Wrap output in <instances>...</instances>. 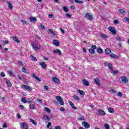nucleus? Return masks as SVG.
Here are the masks:
<instances>
[{"instance_id":"26","label":"nucleus","mask_w":129,"mask_h":129,"mask_svg":"<svg viewBox=\"0 0 129 129\" xmlns=\"http://www.w3.org/2000/svg\"><path fill=\"white\" fill-rule=\"evenodd\" d=\"M98 112L101 114V115H105V112L103 110L99 109Z\"/></svg>"},{"instance_id":"63","label":"nucleus","mask_w":129,"mask_h":129,"mask_svg":"<svg viewBox=\"0 0 129 129\" xmlns=\"http://www.w3.org/2000/svg\"><path fill=\"white\" fill-rule=\"evenodd\" d=\"M54 129H61V127L59 126H56L54 127Z\"/></svg>"},{"instance_id":"45","label":"nucleus","mask_w":129,"mask_h":129,"mask_svg":"<svg viewBox=\"0 0 129 129\" xmlns=\"http://www.w3.org/2000/svg\"><path fill=\"white\" fill-rule=\"evenodd\" d=\"M75 3L79 4L80 5L81 4H83V2L82 1H78V0H75Z\"/></svg>"},{"instance_id":"30","label":"nucleus","mask_w":129,"mask_h":129,"mask_svg":"<svg viewBox=\"0 0 129 129\" xmlns=\"http://www.w3.org/2000/svg\"><path fill=\"white\" fill-rule=\"evenodd\" d=\"M78 91L79 93H80V94H81V95H82V96H84V95H85V92L83 90H79Z\"/></svg>"},{"instance_id":"17","label":"nucleus","mask_w":129,"mask_h":129,"mask_svg":"<svg viewBox=\"0 0 129 129\" xmlns=\"http://www.w3.org/2000/svg\"><path fill=\"white\" fill-rule=\"evenodd\" d=\"M17 63H18V65H19V66H20L21 67H25V62H24L21 60H18Z\"/></svg>"},{"instance_id":"36","label":"nucleus","mask_w":129,"mask_h":129,"mask_svg":"<svg viewBox=\"0 0 129 129\" xmlns=\"http://www.w3.org/2000/svg\"><path fill=\"white\" fill-rule=\"evenodd\" d=\"M110 57H111L112 58H118V56L117 55H116L114 53H111L110 55Z\"/></svg>"},{"instance_id":"12","label":"nucleus","mask_w":129,"mask_h":129,"mask_svg":"<svg viewBox=\"0 0 129 129\" xmlns=\"http://www.w3.org/2000/svg\"><path fill=\"white\" fill-rule=\"evenodd\" d=\"M105 66H107L110 70H112V64L111 63H108L107 62H105Z\"/></svg>"},{"instance_id":"46","label":"nucleus","mask_w":129,"mask_h":129,"mask_svg":"<svg viewBox=\"0 0 129 129\" xmlns=\"http://www.w3.org/2000/svg\"><path fill=\"white\" fill-rule=\"evenodd\" d=\"M48 17L49 18H50V19H54V15H53L52 14H49L48 15Z\"/></svg>"},{"instance_id":"19","label":"nucleus","mask_w":129,"mask_h":129,"mask_svg":"<svg viewBox=\"0 0 129 129\" xmlns=\"http://www.w3.org/2000/svg\"><path fill=\"white\" fill-rule=\"evenodd\" d=\"M53 44L54 46H60V42L56 39L53 40Z\"/></svg>"},{"instance_id":"61","label":"nucleus","mask_w":129,"mask_h":129,"mask_svg":"<svg viewBox=\"0 0 129 129\" xmlns=\"http://www.w3.org/2000/svg\"><path fill=\"white\" fill-rule=\"evenodd\" d=\"M116 39L117 40V41H120V40H121V38L118 36H117L116 37Z\"/></svg>"},{"instance_id":"48","label":"nucleus","mask_w":129,"mask_h":129,"mask_svg":"<svg viewBox=\"0 0 129 129\" xmlns=\"http://www.w3.org/2000/svg\"><path fill=\"white\" fill-rule=\"evenodd\" d=\"M8 73H9L10 76H11V77H13V76H14V74L13 73V72L12 71H9L8 72Z\"/></svg>"},{"instance_id":"2","label":"nucleus","mask_w":129,"mask_h":129,"mask_svg":"<svg viewBox=\"0 0 129 129\" xmlns=\"http://www.w3.org/2000/svg\"><path fill=\"white\" fill-rule=\"evenodd\" d=\"M119 80H121L123 83L126 84L128 82V80L127 78L125 76H122L119 78Z\"/></svg>"},{"instance_id":"6","label":"nucleus","mask_w":129,"mask_h":129,"mask_svg":"<svg viewBox=\"0 0 129 129\" xmlns=\"http://www.w3.org/2000/svg\"><path fill=\"white\" fill-rule=\"evenodd\" d=\"M85 17L89 21H92L93 19V17L92 15L89 14V13H87L85 15Z\"/></svg>"},{"instance_id":"5","label":"nucleus","mask_w":129,"mask_h":129,"mask_svg":"<svg viewBox=\"0 0 129 129\" xmlns=\"http://www.w3.org/2000/svg\"><path fill=\"white\" fill-rule=\"evenodd\" d=\"M31 46L34 50H40V49H41V48L38 46L37 45H36V43H35V42H31Z\"/></svg>"},{"instance_id":"13","label":"nucleus","mask_w":129,"mask_h":129,"mask_svg":"<svg viewBox=\"0 0 129 129\" xmlns=\"http://www.w3.org/2000/svg\"><path fill=\"white\" fill-rule=\"evenodd\" d=\"M83 84L85 86H89V82L86 79H83L82 80Z\"/></svg>"},{"instance_id":"52","label":"nucleus","mask_w":129,"mask_h":129,"mask_svg":"<svg viewBox=\"0 0 129 129\" xmlns=\"http://www.w3.org/2000/svg\"><path fill=\"white\" fill-rule=\"evenodd\" d=\"M21 22H22L24 25H27L28 24V22H27L25 20H22Z\"/></svg>"},{"instance_id":"16","label":"nucleus","mask_w":129,"mask_h":129,"mask_svg":"<svg viewBox=\"0 0 129 129\" xmlns=\"http://www.w3.org/2000/svg\"><path fill=\"white\" fill-rule=\"evenodd\" d=\"M52 80L53 82H55V83H59V82H60V81H59V79H58L56 77H53L52 78Z\"/></svg>"},{"instance_id":"18","label":"nucleus","mask_w":129,"mask_h":129,"mask_svg":"<svg viewBox=\"0 0 129 129\" xmlns=\"http://www.w3.org/2000/svg\"><path fill=\"white\" fill-rule=\"evenodd\" d=\"M43 119L45 121H50V117H49L47 115H43Z\"/></svg>"},{"instance_id":"58","label":"nucleus","mask_w":129,"mask_h":129,"mask_svg":"<svg viewBox=\"0 0 129 129\" xmlns=\"http://www.w3.org/2000/svg\"><path fill=\"white\" fill-rule=\"evenodd\" d=\"M51 124H52V123L50 122H48V124L47 125V128H49V127H50V126H51Z\"/></svg>"},{"instance_id":"40","label":"nucleus","mask_w":129,"mask_h":129,"mask_svg":"<svg viewBox=\"0 0 129 129\" xmlns=\"http://www.w3.org/2000/svg\"><path fill=\"white\" fill-rule=\"evenodd\" d=\"M100 36L103 39H106V38H107V36H106V35L103 34L102 33L100 34Z\"/></svg>"},{"instance_id":"34","label":"nucleus","mask_w":129,"mask_h":129,"mask_svg":"<svg viewBox=\"0 0 129 129\" xmlns=\"http://www.w3.org/2000/svg\"><path fill=\"white\" fill-rule=\"evenodd\" d=\"M30 20L31 22H37V18L31 17L30 18Z\"/></svg>"},{"instance_id":"54","label":"nucleus","mask_w":129,"mask_h":129,"mask_svg":"<svg viewBox=\"0 0 129 129\" xmlns=\"http://www.w3.org/2000/svg\"><path fill=\"white\" fill-rule=\"evenodd\" d=\"M3 127L4 128H6V127H8V125H7V123L5 122L3 125Z\"/></svg>"},{"instance_id":"8","label":"nucleus","mask_w":129,"mask_h":129,"mask_svg":"<svg viewBox=\"0 0 129 129\" xmlns=\"http://www.w3.org/2000/svg\"><path fill=\"white\" fill-rule=\"evenodd\" d=\"M22 72H23V73H26V74H30V71L28 70L27 68L23 67L21 69Z\"/></svg>"},{"instance_id":"21","label":"nucleus","mask_w":129,"mask_h":129,"mask_svg":"<svg viewBox=\"0 0 129 129\" xmlns=\"http://www.w3.org/2000/svg\"><path fill=\"white\" fill-rule=\"evenodd\" d=\"M69 103L70 105H71V106H72V107H73V108H74V109H77V108L76 107H75V105H74V103H73L72 102V101H70L69 102Z\"/></svg>"},{"instance_id":"62","label":"nucleus","mask_w":129,"mask_h":129,"mask_svg":"<svg viewBox=\"0 0 129 129\" xmlns=\"http://www.w3.org/2000/svg\"><path fill=\"white\" fill-rule=\"evenodd\" d=\"M60 110L61 111H65V108H64V107H60Z\"/></svg>"},{"instance_id":"29","label":"nucleus","mask_w":129,"mask_h":129,"mask_svg":"<svg viewBox=\"0 0 129 129\" xmlns=\"http://www.w3.org/2000/svg\"><path fill=\"white\" fill-rule=\"evenodd\" d=\"M73 98L75 99V100H77V101H78L79 100H80V98L78 97V96L74 95L73 96Z\"/></svg>"},{"instance_id":"33","label":"nucleus","mask_w":129,"mask_h":129,"mask_svg":"<svg viewBox=\"0 0 129 129\" xmlns=\"http://www.w3.org/2000/svg\"><path fill=\"white\" fill-rule=\"evenodd\" d=\"M8 5L9 9H10V10L13 9V5H12V3L8 2Z\"/></svg>"},{"instance_id":"50","label":"nucleus","mask_w":129,"mask_h":129,"mask_svg":"<svg viewBox=\"0 0 129 129\" xmlns=\"http://www.w3.org/2000/svg\"><path fill=\"white\" fill-rule=\"evenodd\" d=\"M66 17H67V18H69V19H70V18H71L72 16L69 13H67L66 14Z\"/></svg>"},{"instance_id":"43","label":"nucleus","mask_w":129,"mask_h":129,"mask_svg":"<svg viewBox=\"0 0 129 129\" xmlns=\"http://www.w3.org/2000/svg\"><path fill=\"white\" fill-rule=\"evenodd\" d=\"M21 101L22 102H23V103H26L27 102V99H26V98H23L21 99Z\"/></svg>"},{"instance_id":"4","label":"nucleus","mask_w":129,"mask_h":129,"mask_svg":"<svg viewBox=\"0 0 129 129\" xmlns=\"http://www.w3.org/2000/svg\"><path fill=\"white\" fill-rule=\"evenodd\" d=\"M21 88L25 89V90H27V91H32V88L28 85H22Z\"/></svg>"},{"instance_id":"11","label":"nucleus","mask_w":129,"mask_h":129,"mask_svg":"<svg viewBox=\"0 0 129 129\" xmlns=\"http://www.w3.org/2000/svg\"><path fill=\"white\" fill-rule=\"evenodd\" d=\"M32 77H33V78H34V79H36V80H37V81H38V82H41V79H40V78L36 76V75L35 74H32L31 75Z\"/></svg>"},{"instance_id":"25","label":"nucleus","mask_w":129,"mask_h":129,"mask_svg":"<svg viewBox=\"0 0 129 129\" xmlns=\"http://www.w3.org/2000/svg\"><path fill=\"white\" fill-rule=\"evenodd\" d=\"M97 52L100 54H102V53H103V50L101 47H98L97 48Z\"/></svg>"},{"instance_id":"28","label":"nucleus","mask_w":129,"mask_h":129,"mask_svg":"<svg viewBox=\"0 0 129 129\" xmlns=\"http://www.w3.org/2000/svg\"><path fill=\"white\" fill-rule=\"evenodd\" d=\"M6 83L8 87H12V83H11V82H10L9 80H6Z\"/></svg>"},{"instance_id":"14","label":"nucleus","mask_w":129,"mask_h":129,"mask_svg":"<svg viewBox=\"0 0 129 129\" xmlns=\"http://www.w3.org/2000/svg\"><path fill=\"white\" fill-rule=\"evenodd\" d=\"M12 38L13 39V41H14L16 43H21V41L20 40V39H19V38H18V37L16 36H13Z\"/></svg>"},{"instance_id":"3","label":"nucleus","mask_w":129,"mask_h":129,"mask_svg":"<svg viewBox=\"0 0 129 129\" xmlns=\"http://www.w3.org/2000/svg\"><path fill=\"white\" fill-rule=\"evenodd\" d=\"M108 30H109V31L111 32L113 35H115V34H116V30H115V29H114L113 27H109L108 28Z\"/></svg>"},{"instance_id":"55","label":"nucleus","mask_w":129,"mask_h":129,"mask_svg":"<svg viewBox=\"0 0 129 129\" xmlns=\"http://www.w3.org/2000/svg\"><path fill=\"white\" fill-rule=\"evenodd\" d=\"M117 96H120V97H121V96H122V94L121 93V92H118L117 93Z\"/></svg>"},{"instance_id":"32","label":"nucleus","mask_w":129,"mask_h":129,"mask_svg":"<svg viewBox=\"0 0 129 129\" xmlns=\"http://www.w3.org/2000/svg\"><path fill=\"white\" fill-rule=\"evenodd\" d=\"M108 111L110 113H113V112H114V109H113V108H109L108 109Z\"/></svg>"},{"instance_id":"44","label":"nucleus","mask_w":129,"mask_h":129,"mask_svg":"<svg viewBox=\"0 0 129 129\" xmlns=\"http://www.w3.org/2000/svg\"><path fill=\"white\" fill-rule=\"evenodd\" d=\"M118 23H119V21H118V20H114L113 21V23L114 24V25H117V24H118Z\"/></svg>"},{"instance_id":"1","label":"nucleus","mask_w":129,"mask_h":129,"mask_svg":"<svg viewBox=\"0 0 129 129\" xmlns=\"http://www.w3.org/2000/svg\"><path fill=\"white\" fill-rule=\"evenodd\" d=\"M56 99L58 102H59L60 105H64V102L63 101V98L60 96H57L56 97Z\"/></svg>"},{"instance_id":"10","label":"nucleus","mask_w":129,"mask_h":129,"mask_svg":"<svg viewBox=\"0 0 129 129\" xmlns=\"http://www.w3.org/2000/svg\"><path fill=\"white\" fill-rule=\"evenodd\" d=\"M21 126L22 128L28 129L29 128V125L26 122H22L21 123Z\"/></svg>"},{"instance_id":"60","label":"nucleus","mask_w":129,"mask_h":129,"mask_svg":"<svg viewBox=\"0 0 129 129\" xmlns=\"http://www.w3.org/2000/svg\"><path fill=\"white\" fill-rule=\"evenodd\" d=\"M60 30L62 34H65V31L64 30V29L62 28H60Z\"/></svg>"},{"instance_id":"35","label":"nucleus","mask_w":129,"mask_h":129,"mask_svg":"<svg viewBox=\"0 0 129 129\" xmlns=\"http://www.w3.org/2000/svg\"><path fill=\"white\" fill-rule=\"evenodd\" d=\"M106 54H110L111 53V50L108 48H106L105 50Z\"/></svg>"},{"instance_id":"41","label":"nucleus","mask_w":129,"mask_h":129,"mask_svg":"<svg viewBox=\"0 0 129 129\" xmlns=\"http://www.w3.org/2000/svg\"><path fill=\"white\" fill-rule=\"evenodd\" d=\"M31 58H32V59H33V60H34L35 61H38V59H37V58H36V57H35L34 55H31L30 56Z\"/></svg>"},{"instance_id":"47","label":"nucleus","mask_w":129,"mask_h":129,"mask_svg":"<svg viewBox=\"0 0 129 129\" xmlns=\"http://www.w3.org/2000/svg\"><path fill=\"white\" fill-rule=\"evenodd\" d=\"M91 48H92V49L95 50V49H97V46H96V45H93L91 46Z\"/></svg>"},{"instance_id":"64","label":"nucleus","mask_w":129,"mask_h":129,"mask_svg":"<svg viewBox=\"0 0 129 129\" xmlns=\"http://www.w3.org/2000/svg\"><path fill=\"white\" fill-rule=\"evenodd\" d=\"M17 116L18 118H21V115H20V114H19V113L17 114Z\"/></svg>"},{"instance_id":"49","label":"nucleus","mask_w":129,"mask_h":129,"mask_svg":"<svg viewBox=\"0 0 129 129\" xmlns=\"http://www.w3.org/2000/svg\"><path fill=\"white\" fill-rule=\"evenodd\" d=\"M104 127L105 129H109V125H108V124H105Z\"/></svg>"},{"instance_id":"15","label":"nucleus","mask_w":129,"mask_h":129,"mask_svg":"<svg viewBox=\"0 0 129 129\" xmlns=\"http://www.w3.org/2000/svg\"><path fill=\"white\" fill-rule=\"evenodd\" d=\"M39 65H40V66H41L42 68L43 69H46V68H47V65L46 64V63L44 62H41L39 63Z\"/></svg>"},{"instance_id":"22","label":"nucleus","mask_w":129,"mask_h":129,"mask_svg":"<svg viewBox=\"0 0 129 129\" xmlns=\"http://www.w3.org/2000/svg\"><path fill=\"white\" fill-rule=\"evenodd\" d=\"M53 53H54V54H56V53H58L59 56H61V55H62V52H61V51H60V50L58 49H57L56 50H54Z\"/></svg>"},{"instance_id":"38","label":"nucleus","mask_w":129,"mask_h":129,"mask_svg":"<svg viewBox=\"0 0 129 129\" xmlns=\"http://www.w3.org/2000/svg\"><path fill=\"white\" fill-rule=\"evenodd\" d=\"M31 122H32L33 123V124H34V125H36L37 124V122L35 121V120H33V119L31 118L30 119Z\"/></svg>"},{"instance_id":"57","label":"nucleus","mask_w":129,"mask_h":129,"mask_svg":"<svg viewBox=\"0 0 129 129\" xmlns=\"http://www.w3.org/2000/svg\"><path fill=\"white\" fill-rule=\"evenodd\" d=\"M35 39H37V40H41V37H39L38 35L34 36Z\"/></svg>"},{"instance_id":"59","label":"nucleus","mask_w":129,"mask_h":129,"mask_svg":"<svg viewBox=\"0 0 129 129\" xmlns=\"http://www.w3.org/2000/svg\"><path fill=\"white\" fill-rule=\"evenodd\" d=\"M124 20L126 22L129 23V18L127 17H125Z\"/></svg>"},{"instance_id":"42","label":"nucleus","mask_w":129,"mask_h":129,"mask_svg":"<svg viewBox=\"0 0 129 129\" xmlns=\"http://www.w3.org/2000/svg\"><path fill=\"white\" fill-rule=\"evenodd\" d=\"M63 9L64 12H66V13H68V12H69V10H68V8L67 7H63Z\"/></svg>"},{"instance_id":"7","label":"nucleus","mask_w":129,"mask_h":129,"mask_svg":"<svg viewBox=\"0 0 129 129\" xmlns=\"http://www.w3.org/2000/svg\"><path fill=\"white\" fill-rule=\"evenodd\" d=\"M83 126L85 127V128H89L90 127V124L86 121H83L82 123Z\"/></svg>"},{"instance_id":"39","label":"nucleus","mask_w":129,"mask_h":129,"mask_svg":"<svg viewBox=\"0 0 129 129\" xmlns=\"http://www.w3.org/2000/svg\"><path fill=\"white\" fill-rule=\"evenodd\" d=\"M78 120H79V121H80V120H85L84 116H80L79 117V118H78Z\"/></svg>"},{"instance_id":"24","label":"nucleus","mask_w":129,"mask_h":129,"mask_svg":"<svg viewBox=\"0 0 129 129\" xmlns=\"http://www.w3.org/2000/svg\"><path fill=\"white\" fill-rule=\"evenodd\" d=\"M118 12L120 13V14H121V15H123V16L125 15V11L122 9H119Z\"/></svg>"},{"instance_id":"56","label":"nucleus","mask_w":129,"mask_h":129,"mask_svg":"<svg viewBox=\"0 0 129 129\" xmlns=\"http://www.w3.org/2000/svg\"><path fill=\"white\" fill-rule=\"evenodd\" d=\"M40 26L42 30H45V26L43 24H41Z\"/></svg>"},{"instance_id":"20","label":"nucleus","mask_w":129,"mask_h":129,"mask_svg":"<svg viewBox=\"0 0 129 129\" xmlns=\"http://www.w3.org/2000/svg\"><path fill=\"white\" fill-rule=\"evenodd\" d=\"M89 52H90V54L92 55H94L95 54V50L92 48H89L88 49Z\"/></svg>"},{"instance_id":"31","label":"nucleus","mask_w":129,"mask_h":129,"mask_svg":"<svg viewBox=\"0 0 129 129\" xmlns=\"http://www.w3.org/2000/svg\"><path fill=\"white\" fill-rule=\"evenodd\" d=\"M111 74H113V75H117L118 73H119V71H113L111 72Z\"/></svg>"},{"instance_id":"9","label":"nucleus","mask_w":129,"mask_h":129,"mask_svg":"<svg viewBox=\"0 0 129 129\" xmlns=\"http://www.w3.org/2000/svg\"><path fill=\"white\" fill-rule=\"evenodd\" d=\"M94 81L97 86H100V80L98 78L94 79Z\"/></svg>"},{"instance_id":"37","label":"nucleus","mask_w":129,"mask_h":129,"mask_svg":"<svg viewBox=\"0 0 129 129\" xmlns=\"http://www.w3.org/2000/svg\"><path fill=\"white\" fill-rule=\"evenodd\" d=\"M44 109H45V111L46 112H47V113H50L51 112V110H50V109L49 108L45 107Z\"/></svg>"},{"instance_id":"27","label":"nucleus","mask_w":129,"mask_h":129,"mask_svg":"<svg viewBox=\"0 0 129 129\" xmlns=\"http://www.w3.org/2000/svg\"><path fill=\"white\" fill-rule=\"evenodd\" d=\"M29 107L31 110H33L34 109H36V105L34 104H31L29 105Z\"/></svg>"},{"instance_id":"53","label":"nucleus","mask_w":129,"mask_h":129,"mask_svg":"<svg viewBox=\"0 0 129 129\" xmlns=\"http://www.w3.org/2000/svg\"><path fill=\"white\" fill-rule=\"evenodd\" d=\"M1 76H2V77H5V76H6V74H5V72H2L1 73Z\"/></svg>"},{"instance_id":"51","label":"nucleus","mask_w":129,"mask_h":129,"mask_svg":"<svg viewBox=\"0 0 129 129\" xmlns=\"http://www.w3.org/2000/svg\"><path fill=\"white\" fill-rule=\"evenodd\" d=\"M44 89L46 91H47V90H49V88H48V86L47 85H45L44 86Z\"/></svg>"},{"instance_id":"23","label":"nucleus","mask_w":129,"mask_h":129,"mask_svg":"<svg viewBox=\"0 0 129 129\" xmlns=\"http://www.w3.org/2000/svg\"><path fill=\"white\" fill-rule=\"evenodd\" d=\"M48 32H49L50 33V34H51L52 35H53L54 37H56V36L57 35L56 34V33H55V32H54L53 30H52L50 29H48Z\"/></svg>"}]
</instances>
